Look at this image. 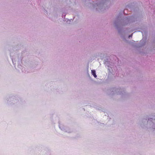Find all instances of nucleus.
Masks as SVG:
<instances>
[{"label":"nucleus","mask_w":155,"mask_h":155,"mask_svg":"<svg viewBox=\"0 0 155 155\" xmlns=\"http://www.w3.org/2000/svg\"><path fill=\"white\" fill-rule=\"evenodd\" d=\"M91 73L92 74L95 78L97 77V75L96 74L95 71L94 70H91Z\"/></svg>","instance_id":"1"},{"label":"nucleus","mask_w":155,"mask_h":155,"mask_svg":"<svg viewBox=\"0 0 155 155\" xmlns=\"http://www.w3.org/2000/svg\"><path fill=\"white\" fill-rule=\"evenodd\" d=\"M132 35H130V36H129V37H131V36H132Z\"/></svg>","instance_id":"2"}]
</instances>
